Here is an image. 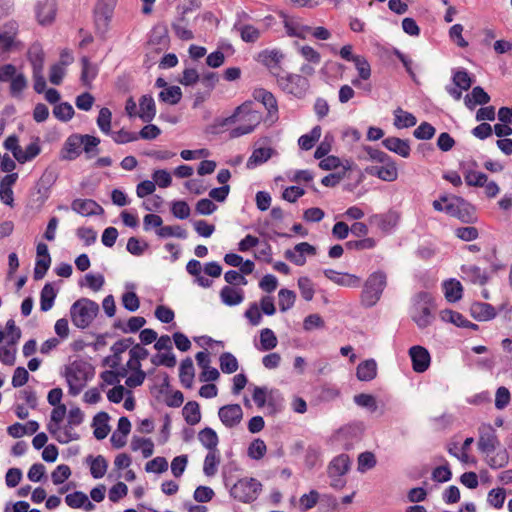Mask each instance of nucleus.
I'll list each match as a JSON object with an SVG mask.
<instances>
[{
  "mask_svg": "<svg viewBox=\"0 0 512 512\" xmlns=\"http://www.w3.org/2000/svg\"><path fill=\"white\" fill-rule=\"evenodd\" d=\"M262 120L261 113L253 109V103L247 101L238 106L234 113L225 118L221 123L222 126L238 124L229 131L230 138H238L246 134L252 133Z\"/></svg>",
  "mask_w": 512,
  "mask_h": 512,
  "instance_id": "nucleus-1",
  "label": "nucleus"
},
{
  "mask_svg": "<svg viewBox=\"0 0 512 512\" xmlns=\"http://www.w3.org/2000/svg\"><path fill=\"white\" fill-rule=\"evenodd\" d=\"M435 309L436 305L432 295L429 292L421 291L412 298L410 315L419 329H425L433 323Z\"/></svg>",
  "mask_w": 512,
  "mask_h": 512,
  "instance_id": "nucleus-2",
  "label": "nucleus"
},
{
  "mask_svg": "<svg viewBox=\"0 0 512 512\" xmlns=\"http://www.w3.org/2000/svg\"><path fill=\"white\" fill-rule=\"evenodd\" d=\"M66 382L69 387V394L77 396L94 376V369L91 364L78 360L66 366Z\"/></svg>",
  "mask_w": 512,
  "mask_h": 512,
  "instance_id": "nucleus-3",
  "label": "nucleus"
},
{
  "mask_svg": "<svg viewBox=\"0 0 512 512\" xmlns=\"http://www.w3.org/2000/svg\"><path fill=\"white\" fill-rule=\"evenodd\" d=\"M386 286L387 275L384 271L378 270L371 273L363 285L360 297L361 304L367 308L375 306Z\"/></svg>",
  "mask_w": 512,
  "mask_h": 512,
  "instance_id": "nucleus-4",
  "label": "nucleus"
},
{
  "mask_svg": "<svg viewBox=\"0 0 512 512\" xmlns=\"http://www.w3.org/2000/svg\"><path fill=\"white\" fill-rule=\"evenodd\" d=\"M99 312V305L88 299L81 298L74 302L70 309L72 323L80 328H87Z\"/></svg>",
  "mask_w": 512,
  "mask_h": 512,
  "instance_id": "nucleus-5",
  "label": "nucleus"
},
{
  "mask_svg": "<svg viewBox=\"0 0 512 512\" xmlns=\"http://www.w3.org/2000/svg\"><path fill=\"white\" fill-rule=\"evenodd\" d=\"M262 490V484L255 478L239 479L231 488L230 495L243 503L255 501Z\"/></svg>",
  "mask_w": 512,
  "mask_h": 512,
  "instance_id": "nucleus-6",
  "label": "nucleus"
},
{
  "mask_svg": "<svg viewBox=\"0 0 512 512\" xmlns=\"http://www.w3.org/2000/svg\"><path fill=\"white\" fill-rule=\"evenodd\" d=\"M351 467V461L348 455L340 454L334 457L328 464L327 474L330 478V486L334 489L341 490L346 485V480L343 478L348 473Z\"/></svg>",
  "mask_w": 512,
  "mask_h": 512,
  "instance_id": "nucleus-7",
  "label": "nucleus"
},
{
  "mask_svg": "<svg viewBox=\"0 0 512 512\" xmlns=\"http://www.w3.org/2000/svg\"><path fill=\"white\" fill-rule=\"evenodd\" d=\"M278 86L286 93L301 97L309 88V81L300 74L285 73L276 77Z\"/></svg>",
  "mask_w": 512,
  "mask_h": 512,
  "instance_id": "nucleus-8",
  "label": "nucleus"
},
{
  "mask_svg": "<svg viewBox=\"0 0 512 512\" xmlns=\"http://www.w3.org/2000/svg\"><path fill=\"white\" fill-rule=\"evenodd\" d=\"M251 16L241 10L236 13L233 30L238 32L245 43H255L261 38V30L250 23Z\"/></svg>",
  "mask_w": 512,
  "mask_h": 512,
  "instance_id": "nucleus-9",
  "label": "nucleus"
},
{
  "mask_svg": "<svg viewBox=\"0 0 512 512\" xmlns=\"http://www.w3.org/2000/svg\"><path fill=\"white\" fill-rule=\"evenodd\" d=\"M446 214L469 223L474 220V208L461 197L453 196L446 204Z\"/></svg>",
  "mask_w": 512,
  "mask_h": 512,
  "instance_id": "nucleus-10",
  "label": "nucleus"
},
{
  "mask_svg": "<svg viewBox=\"0 0 512 512\" xmlns=\"http://www.w3.org/2000/svg\"><path fill=\"white\" fill-rule=\"evenodd\" d=\"M479 439H478V449L484 453L489 455L492 453L496 447L499 445V440L496 434V430L493 428L491 424L483 423L478 428Z\"/></svg>",
  "mask_w": 512,
  "mask_h": 512,
  "instance_id": "nucleus-11",
  "label": "nucleus"
},
{
  "mask_svg": "<svg viewBox=\"0 0 512 512\" xmlns=\"http://www.w3.org/2000/svg\"><path fill=\"white\" fill-rule=\"evenodd\" d=\"M283 59L284 54L279 49H265L257 55V61L264 65L275 78L280 74V63Z\"/></svg>",
  "mask_w": 512,
  "mask_h": 512,
  "instance_id": "nucleus-12",
  "label": "nucleus"
},
{
  "mask_svg": "<svg viewBox=\"0 0 512 512\" xmlns=\"http://www.w3.org/2000/svg\"><path fill=\"white\" fill-rule=\"evenodd\" d=\"M51 265V257L48 251V246L40 242L36 247V263L34 267V279L41 280L44 278Z\"/></svg>",
  "mask_w": 512,
  "mask_h": 512,
  "instance_id": "nucleus-13",
  "label": "nucleus"
},
{
  "mask_svg": "<svg viewBox=\"0 0 512 512\" xmlns=\"http://www.w3.org/2000/svg\"><path fill=\"white\" fill-rule=\"evenodd\" d=\"M316 254V248L308 242H301L294 246L293 249L285 251V257L297 266H303L306 263V256Z\"/></svg>",
  "mask_w": 512,
  "mask_h": 512,
  "instance_id": "nucleus-14",
  "label": "nucleus"
},
{
  "mask_svg": "<svg viewBox=\"0 0 512 512\" xmlns=\"http://www.w3.org/2000/svg\"><path fill=\"white\" fill-rule=\"evenodd\" d=\"M218 416L224 426L232 428L241 422L243 410L239 404H229L219 409Z\"/></svg>",
  "mask_w": 512,
  "mask_h": 512,
  "instance_id": "nucleus-15",
  "label": "nucleus"
},
{
  "mask_svg": "<svg viewBox=\"0 0 512 512\" xmlns=\"http://www.w3.org/2000/svg\"><path fill=\"white\" fill-rule=\"evenodd\" d=\"M409 356L412 361L413 370L417 373L425 372L431 362V356L429 351L420 345L412 346L409 349Z\"/></svg>",
  "mask_w": 512,
  "mask_h": 512,
  "instance_id": "nucleus-16",
  "label": "nucleus"
},
{
  "mask_svg": "<svg viewBox=\"0 0 512 512\" xmlns=\"http://www.w3.org/2000/svg\"><path fill=\"white\" fill-rule=\"evenodd\" d=\"M365 171L367 174L387 182L395 181L398 177V169L392 159L381 166H368L365 168Z\"/></svg>",
  "mask_w": 512,
  "mask_h": 512,
  "instance_id": "nucleus-17",
  "label": "nucleus"
},
{
  "mask_svg": "<svg viewBox=\"0 0 512 512\" xmlns=\"http://www.w3.org/2000/svg\"><path fill=\"white\" fill-rule=\"evenodd\" d=\"M169 43L170 39L166 27L156 26L151 30L148 40L149 49L156 52H162L168 49Z\"/></svg>",
  "mask_w": 512,
  "mask_h": 512,
  "instance_id": "nucleus-18",
  "label": "nucleus"
},
{
  "mask_svg": "<svg viewBox=\"0 0 512 512\" xmlns=\"http://www.w3.org/2000/svg\"><path fill=\"white\" fill-rule=\"evenodd\" d=\"M36 18L39 24L49 25L56 16L55 0H40L35 7Z\"/></svg>",
  "mask_w": 512,
  "mask_h": 512,
  "instance_id": "nucleus-19",
  "label": "nucleus"
},
{
  "mask_svg": "<svg viewBox=\"0 0 512 512\" xmlns=\"http://www.w3.org/2000/svg\"><path fill=\"white\" fill-rule=\"evenodd\" d=\"M83 135L72 134L64 142L61 150V159L75 160L82 151Z\"/></svg>",
  "mask_w": 512,
  "mask_h": 512,
  "instance_id": "nucleus-20",
  "label": "nucleus"
},
{
  "mask_svg": "<svg viewBox=\"0 0 512 512\" xmlns=\"http://www.w3.org/2000/svg\"><path fill=\"white\" fill-rule=\"evenodd\" d=\"M323 273L327 279L340 286L357 288L361 283V279L353 274L337 272L333 269H325Z\"/></svg>",
  "mask_w": 512,
  "mask_h": 512,
  "instance_id": "nucleus-21",
  "label": "nucleus"
},
{
  "mask_svg": "<svg viewBox=\"0 0 512 512\" xmlns=\"http://www.w3.org/2000/svg\"><path fill=\"white\" fill-rule=\"evenodd\" d=\"M221 302L226 306L240 305L245 299V293L242 288L226 285L220 290Z\"/></svg>",
  "mask_w": 512,
  "mask_h": 512,
  "instance_id": "nucleus-22",
  "label": "nucleus"
},
{
  "mask_svg": "<svg viewBox=\"0 0 512 512\" xmlns=\"http://www.w3.org/2000/svg\"><path fill=\"white\" fill-rule=\"evenodd\" d=\"M399 221V215L395 211H389L386 214H375L369 218L371 224L376 225L380 230L389 232L396 227Z\"/></svg>",
  "mask_w": 512,
  "mask_h": 512,
  "instance_id": "nucleus-23",
  "label": "nucleus"
},
{
  "mask_svg": "<svg viewBox=\"0 0 512 512\" xmlns=\"http://www.w3.org/2000/svg\"><path fill=\"white\" fill-rule=\"evenodd\" d=\"M71 208L82 216L97 215L102 211V207L92 199H75Z\"/></svg>",
  "mask_w": 512,
  "mask_h": 512,
  "instance_id": "nucleus-24",
  "label": "nucleus"
},
{
  "mask_svg": "<svg viewBox=\"0 0 512 512\" xmlns=\"http://www.w3.org/2000/svg\"><path fill=\"white\" fill-rule=\"evenodd\" d=\"M18 31V24L15 21L7 22L0 30V54L10 49Z\"/></svg>",
  "mask_w": 512,
  "mask_h": 512,
  "instance_id": "nucleus-25",
  "label": "nucleus"
},
{
  "mask_svg": "<svg viewBox=\"0 0 512 512\" xmlns=\"http://www.w3.org/2000/svg\"><path fill=\"white\" fill-rule=\"evenodd\" d=\"M76 426L66 423L65 425H59L52 429L49 433L61 444H67L71 441L79 439V434L74 430Z\"/></svg>",
  "mask_w": 512,
  "mask_h": 512,
  "instance_id": "nucleus-26",
  "label": "nucleus"
},
{
  "mask_svg": "<svg viewBox=\"0 0 512 512\" xmlns=\"http://www.w3.org/2000/svg\"><path fill=\"white\" fill-rule=\"evenodd\" d=\"M383 146L391 152L407 158L410 155L411 148L408 140L397 137H388L382 141Z\"/></svg>",
  "mask_w": 512,
  "mask_h": 512,
  "instance_id": "nucleus-27",
  "label": "nucleus"
},
{
  "mask_svg": "<svg viewBox=\"0 0 512 512\" xmlns=\"http://www.w3.org/2000/svg\"><path fill=\"white\" fill-rule=\"evenodd\" d=\"M156 115V105L151 95H143L139 100L138 116L144 122H150Z\"/></svg>",
  "mask_w": 512,
  "mask_h": 512,
  "instance_id": "nucleus-28",
  "label": "nucleus"
},
{
  "mask_svg": "<svg viewBox=\"0 0 512 512\" xmlns=\"http://www.w3.org/2000/svg\"><path fill=\"white\" fill-rule=\"evenodd\" d=\"M109 416L106 412H99L93 418L92 426L94 428V437L102 440L107 437L110 427L108 425Z\"/></svg>",
  "mask_w": 512,
  "mask_h": 512,
  "instance_id": "nucleus-29",
  "label": "nucleus"
},
{
  "mask_svg": "<svg viewBox=\"0 0 512 512\" xmlns=\"http://www.w3.org/2000/svg\"><path fill=\"white\" fill-rule=\"evenodd\" d=\"M283 25L285 31L290 37H298L305 39L307 33L311 32V27L307 25H302L294 19L284 17Z\"/></svg>",
  "mask_w": 512,
  "mask_h": 512,
  "instance_id": "nucleus-30",
  "label": "nucleus"
},
{
  "mask_svg": "<svg viewBox=\"0 0 512 512\" xmlns=\"http://www.w3.org/2000/svg\"><path fill=\"white\" fill-rule=\"evenodd\" d=\"M471 314L478 321H489L496 316L495 308L488 303L477 302L471 306Z\"/></svg>",
  "mask_w": 512,
  "mask_h": 512,
  "instance_id": "nucleus-31",
  "label": "nucleus"
},
{
  "mask_svg": "<svg viewBox=\"0 0 512 512\" xmlns=\"http://www.w3.org/2000/svg\"><path fill=\"white\" fill-rule=\"evenodd\" d=\"M253 98L261 102L268 110L269 114L276 113L278 110L277 101L274 95L264 88H257L253 91Z\"/></svg>",
  "mask_w": 512,
  "mask_h": 512,
  "instance_id": "nucleus-32",
  "label": "nucleus"
},
{
  "mask_svg": "<svg viewBox=\"0 0 512 512\" xmlns=\"http://www.w3.org/2000/svg\"><path fill=\"white\" fill-rule=\"evenodd\" d=\"M377 375V363L374 359L361 362L356 369V376L360 381H371Z\"/></svg>",
  "mask_w": 512,
  "mask_h": 512,
  "instance_id": "nucleus-33",
  "label": "nucleus"
},
{
  "mask_svg": "<svg viewBox=\"0 0 512 512\" xmlns=\"http://www.w3.org/2000/svg\"><path fill=\"white\" fill-rule=\"evenodd\" d=\"M490 101V96L480 86L472 89L470 94L465 97V105L469 109H474L476 105H485Z\"/></svg>",
  "mask_w": 512,
  "mask_h": 512,
  "instance_id": "nucleus-34",
  "label": "nucleus"
},
{
  "mask_svg": "<svg viewBox=\"0 0 512 512\" xmlns=\"http://www.w3.org/2000/svg\"><path fill=\"white\" fill-rule=\"evenodd\" d=\"M274 150L270 147L254 149L251 156L247 160L246 167L254 169L255 167L267 162L273 155Z\"/></svg>",
  "mask_w": 512,
  "mask_h": 512,
  "instance_id": "nucleus-35",
  "label": "nucleus"
},
{
  "mask_svg": "<svg viewBox=\"0 0 512 512\" xmlns=\"http://www.w3.org/2000/svg\"><path fill=\"white\" fill-rule=\"evenodd\" d=\"M87 463L90 466V473L94 479L102 478L108 468V462L102 455H98L96 457L89 456L87 457Z\"/></svg>",
  "mask_w": 512,
  "mask_h": 512,
  "instance_id": "nucleus-36",
  "label": "nucleus"
},
{
  "mask_svg": "<svg viewBox=\"0 0 512 512\" xmlns=\"http://www.w3.org/2000/svg\"><path fill=\"white\" fill-rule=\"evenodd\" d=\"M445 298L448 302H456L462 297V285L458 280L450 279L443 283Z\"/></svg>",
  "mask_w": 512,
  "mask_h": 512,
  "instance_id": "nucleus-37",
  "label": "nucleus"
},
{
  "mask_svg": "<svg viewBox=\"0 0 512 512\" xmlns=\"http://www.w3.org/2000/svg\"><path fill=\"white\" fill-rule=\"evenodd\" d=\"M220 452L218 449L209 450L203 464V472L206 476L212 477L217 473L220 464Z\"/></svg>",
  "mask_w": 512,
  "mask_h": 512,
  "instance_id": "nucleus-38",
  "label": "nucleus"
},
{
  "mask_svg": "<svg viewBox=\"0 0 512 512\" xmlns=\"http://www.w3.org/2000/svg\"><path fill=\"white\" fill-rule=\"evenodd\" d=\"M417 123L416 117L402 108L394 110V126L398 129L409 128Z\"/></svg>",
  "mask_w": 512,
  "mask_h": 512,
  "instance_id": "nucleus-39",
  "label": "nucleus"
},
{
  "mask_svg": "<svg viewBox=\"0 0 512 512\" xmlns=\"http://www.w3.org/2000/svg\"><path fill=\"white\" fill-rule=\"evenodd\" d=\"M179 377L182 385L191 388L194 379V366L190 358L184 359L179 368Z\"/></svg>",
  "mask_w": 512,
  "mask_h": 512,
  "instance_id": "nucleus-40",
  "label": "nucleus"
},
{
  "mask_svg": "<svg viewBox=\"0 0 512 512\" xmlns=\"http://www.w3.org/2000/svg\"><path fill=\"white\" fill-rule=\"evenodd\" d=\"M198 440L209 451L218 449L219 438L215 430L206 427L199 431Z\"/></svg>",
  "mask_w": 512,
  "mask_h": 512,
  "instance_id": "nucleus-41",
  "label": "nucleus"
},
{
  "mask_svg": "<svg viewBox=\"0 0 512 512\" xmlns=\"http://www.w3.org/2000/svg\"><path fill=\"white\" fill-rule=\"evenodd\" d=\"M183 417L187 424L196 425L201 420V412L199 404L195 401H189L182 410Z\"/></svg>",
  "mask_w": 512,
  "mask_h": 512,
  "instance_id": "nucleus-42",
  "label": "nucleus"
},
{
  "mask_svg": "<svg viewBox=\"0 0 512 512\" xmlns=\"http://www.w3.org/2000/svg\"><path fill=\"white\" fill-rule=\"evenodd\" d=\"M28 59L32 65L33 71L43 70L44 51L40 44H33L28 50Z\"/></svg>",
  "mask_w": 512,
  "mask_h": 512,
  "instance_id": "nucleus-43",
  "label": "nucleus"
},
{
  "mask_svg": "<svg viewBox=\"0 0 512 512\" xmlns=\"http://www.w3.org/2000/svg\"><path fill=\"white\" fill-rule=\"evenodd\" d=\"M56 298V291L50 283H46L41 290L40 295V308L42 311H49L53 305L54 300Z\"/></svg>",
  "mask_w": 512,
  "mask_h": 512,
  "instance_id": "nucleus-44",
  "label": "nucleus"
},
{
  "mask_svg": "<svg viewBox=\"0 0 512 512\" xmlns=\"http://www.w3.org/2000/svg\"><path fill=\"white\" fill-rule=\"evenodd\" d=\"M221 371L226 374H232L239 368L238 360L230 352H224L219 357Z\"/></svg>",
  "mask_w": 512,
  "mask_h": 512,
  "instance_id": "nucleus-45",
  "label": "nucleus"
},
{
  "mask_svg": "<svg viewBox=\"0 0 512 512\" xmlns=\"http://www.w3.org/2000/svg\"><path fill=\"white\" fill-rule=\"evenodd\" d=\"M296 300V294L289 289H280L278 292V304L281 312H286L291 309Z\"/></svg>",
  "mask_w": 512,
  "mask_h": 512,
  "instance_id": "nucleus-46",
  "label": "nucleus"
},
{
  "mask_svg": "<svg viewBox=\"0 0 512 512\" xmlns=\"http://www.w3.org/2000/svg\"><path fill=\"white\" fill-rule=\"evenodd\" d=\"M181 97L182 91L178 86L166 87L159 93L160 101L171 105L177 104L181 100Z\"/></svg>",
  "mask_w": 512,
  "mask_h": 512,
  "instance_id": "nucleus-47",
  "label": "nucleus"
},
{
  "mask_svg": "<svg viewBox=\"0 0 512 512\" xmlns=\"http://www.w3.org/2000/svg\"><path fill=\"white\" fill-rule=\"evenodd\" d=\"M277 344V337L271 329L264 328L260 331V350L270 351L274 349Z\"/></svg>",
  "mask_w": 512,
  "mask_h": 512,
  "instance_id": "nucleus-48",
  "label": "nucleus"
},
{
  "mask_svg": "<svg viewBox=\"0 0 512 512\" xmlns=\"http://www.w3.org/2000/svg\"><path fill=\"white\" fill-rule=\"evenodd\" d=\"M113 10L111 7L108 8H99L96 12L95 22L98 30H101L102 33H105L108 30L109 23L112 19Z\"/></svg>",
  "mask_w": 512,
  "mask_h": 512,
  "instance_id": "nucleus-49",
  "label": "nucleus"
},
{
  "mask_svg": "<svg viewBox=\"0 0 512 512\" xmlns=\"http://www.w3.org/2000/svg\"><path fill=\"white\" fill-rule=\"evenodd\" d=\"M172 28L175 34L181 40H191L194 35L192 31L188 28V22L185 17H178L172 24Z\"/></svg>",
  "mask_w": 512,
  "mask_h": 512,
  "instance_id": "nucleus-50",
  "label": "nucleus"
},
{
  "mask_svg": "<svg viewBox=\"0 0 512 512\" xmlns=\"http://www.w3.org/2000/svg\"><path fill=\"white\" fill-rule=\"evenodd\" d=\"M131 448L134 451L141 450L145 458L150 457L154 452L153 442L146 438H133L131 441Z\"/></svg>",
  "mask_w": 512,
  "mask_h": 512,
  "instance_id": "nucleus-51",
  "label": "nucleus"
},
{
  "mask_svg": "<svg viewBox=\"0 0 512 512\" xmlns=\"http://www.w3.org/2000/svg\"><path fill=\"white\" fill-rule=\"evenodd\" d=\"M156 234L161 238L177 237L185 239L187 237V231L179 225L162 226L156 230Z\"/></svg>",
  "mask_w": 512,
  "mask_h": 512,
  "instance_id": "nucleus-52",
  "label": "nucleus"
},
{
  "mask_svg": "<svg viewBox=\"0 0 512 512\" xmlns=\"http://www.w3.org/2000/svg\"><path fill=\"white\" fill-rule=\"evenodd\" d=\"M111 120V111L106 107L101 108L97 117V126L102 133L106 135L111 133Z\"/></svg>",
  "mask_w": 512,
  "mask_h": 512,
  "instance_id": "nucleus-53",
  "label": "nucleus"
},
{
  "mask_svg": "<svg viewBox=\"0 0 512 512\" xmlns=\"http://www.w3.org/2000/svg\"><path fill=\"white\" fill-rule=\"evenodd\" d=\"M298 53L302 56V58L309 63H313L314 65H319L321 62V54L309 45H302L298 47Z\"/></svg>",
  "mask_w": 512,
  "mask_h": 512,
  "instance_id": "nucleus-54",
  "label": "nucleus"
},
{
  "mask_svg": "<svg viewBox=\"0 0 512 512\" xmlns=\"http://www.w3.org/2000/svg\"><path fill=\"white\" fill-rule=\"evenodd\" d=\"M506 499L504 488L491 489L487 496V502L496 509H501Z\"/></svg>",
  "mask_w": 512,
  "mask_h": 512,
  "instance_id": "nucleus-55",
  "label": "nucleus"
},
{
  "mask_svg": "<svg viewBox=\"0 0 512 512\" xmlns=\"http://www.w3.org/2000/svg\"><path fill=\"white\" fill-rule=\"evenodd\" d=\"M53 114L58 120L67 122L72 119L74 109L68 102H63L54 107Z\"/></svg>",
  "mask_w": 512,
  "mask_h": 512,
  "instance_id": "nucleus-56",
  "label": "nucleus"
},
{
  "mask_svg": "<svg viewBox=\"0 0 512 512\" xmlns=\"http://www.w3.org/2000/svg\"><path fill=\"white\" fill-rule=\"evenodd\" d=\"M100 144V139L96 136L85 134L83 135V151L87 158H92L98 153L97 146Z\"/></svg>",
  "mask_w": 512,
  "mask_h": 512,
  "instance_id": "nucleus-57",
  "label": "nucleus"
},
{
  "mask_svg": "<svg viewBox=\"0 0 512 512\" xmlns=\"http://www.w3.org/2000/svg\"><path fill=\"white\" fill-rule=\"evenodd\" d=\"M354 402L356 405L366 408L371 412L377 410V402L373 395L360 393L354 396Z\"/></svg>",
  "mask_w": 512,
  "mask_h": 512,
  "instance_id": "nucleus-58",
  "label": "nucleus"
},
{
  "mask_svg": "<svg viewBox=\"0 0 512 512\" xmlns=\"http://www.w3.org/2000/svg\"><path fill=\"white\" fill-rule=\"evenodd\" d=\"M65 415H66V406L65 405L56 406L51 412L50 421L47 425V430L50 432V431H52V429L59 426L62 423Z\"/></svg>",
  "mask_w": 512,
  "mask_h": 512,
  "instance_id": "nucleus-59",
  "label": "nucleus"
},
{
  "mask_svg": "<svg viewBox=\"0 0 512 512\" xmlns=\"http://www.w3.org/2000/svg\"><path fill=\"white\" fill-rule=\"evenodd\" d=\"M267 447L262 439H255L248 447V456L252 459L259 460L264 457Z\"/></svg>",
  "mask_w": 512,
  "mask_h": 512,
  "instance_id": "nucleus-60",
  "label": "nucleus"
},
{
  "mask_svg": "<svg viewBox=\"0 0 512 512\" xmlns=\"http://www.w3.org/2000/svg\"><path fill=\"white\" fill-rule=\"evenodd\" d=\"M27 87V80L23 74H16L10 80V93L13 97H20Z\"/></svg>",
  "mask_w": 512,
  "mask_h": 512,
  "instance_id": "nucleus-61",
  "label": "nucleus"
},
{
  "mask_svg": "<svg viewBox=\"0 0 512 512\" xmlns=\"http://www.w3.org/2000/svg\"><path fill=\"white\" fill-rule=\"evenodd\" d=\"M341 391L336 385H324L319 393V399L323 402H331L340 397Z\"/></svg>",
  "mask_w": 512,
  "mask_h": 512,
  "instance_id": "nucleus-62",
  "label": "nucleus"
},
{
  "mask_svg": "<svg viewBox=\"0 0 512 512\" xmlns=\"http://www.w3.org/2000/svg\"><path fill=\"white\" fill-rule=\"evenodd\" d=\"M464 178L467 185L474 187H483L488 180L485 173L472 170L468 171Z\"/></svg>",
  "mask_w": 512,
  "mask_h": 512,
  "instance_id": "nucleus-63",
  "label": "nucleus"
},
{
  "mask_svg": "<svg viewBox=\"0 0 512 512\" xmlns=\"http://www.w3.org/2000/svg\"><path fill=\"white\" fill-rule=\"evenodd\" d=\"M353 63L360 79L368 80L371 77V66L364 56L360 55L358 58H355Z\"/></svg>",
  "mask_w": 512,
  "mask_h": 512,
  "instance_id": "nucleus-64",
  "label": "nucleus"
}]
</instances>
